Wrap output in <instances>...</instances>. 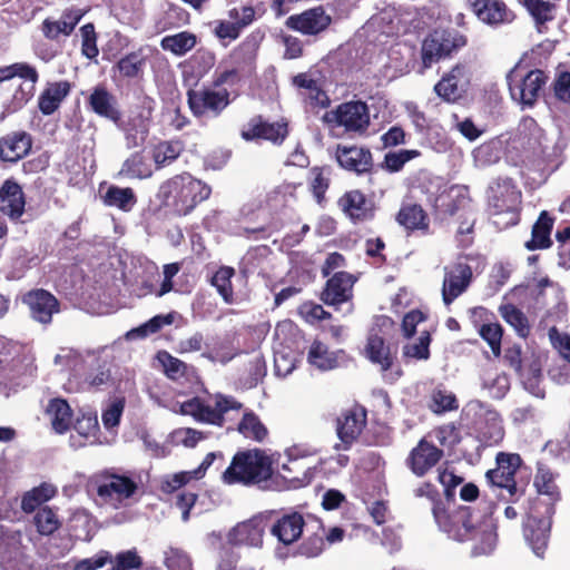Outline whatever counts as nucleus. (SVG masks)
Returning a JSON list of instances; mask_svg holds the SVG:
<instances>
[{
  "label": "nucleus",
  "mask_w": 570,
  "mask_h": 570,
  "mask_svg": "<svg viewBox=\"0 0 570 570\" xmlns=\"http://www.w3.org/2000/svg\"><path fill=\"white\" fill-rule=\"evenodd\" d=\"M88 106L96 115L120 126L121 111L117 98L105 87L97 86L92 89L88 97Z\"/></svg>",
  "instance_id": "nucleus-21"
},
{
  "label": "nucleus",
  "mask_w": 570,
  "mask_h": 570,
  "mask_svg": "<svg viewBox=\"0 0 570 570\" xmlns=\"http://www.w3.org/2000/svg\"><path fill=\"white\" fill-rule=\"evenodd\" d=\"M234 275V268L223 266L212 277V285L217 289L218 294L226 303L233 302L234 292L232 286V277Z\"/></svg>",
  "instance_id": "nucleus-48"
},
{
  "label": "nucleus",
  "mask_w": 570,
  "mask_h": 570,
  "mask_svg": "<svg viewBox=\"0 0 570 570\" xmlns=\"http://www.w3.org/2000/svg\"><path fill=\"white\" fill-rule=\"evenodd\" d=\"M32 146L31 136L26 131H13L0 138V159L17 163L28 155Z\"/></svg>",
  "instance_id": "nucleus-23"
},
{
  "label": "nucleus",
  "mask_w": 570,
  "mask_h": 570,
  "mask_svg": "<svg viewBox=\"0 0 570 570\" xmlns=\"http://www.w3.org/2000/svg\"><path fill=\"white\" fill-rule=\"evenodd\" d=\"M118 176L128 179H146L153 176V169L146 157L136 151L122 163Z\"/></svg>",
  "instance_id": "nucleus-36"
},
{
  "label": "nucleus",
  "mask_w": 570,
  "mask_h": 570,
  "mask_svg": "<svg viewBox=\"0 0 570 570\" xmlns=\"http://www.w3.org/2000/svg\"><path fill=\"white\" fill-rule=\"evenodd\" d=\"M33 524L39 534L50 535L60 528L61 521L53 509L42 507L33 515Z\"/></svg>",
  "instance_id": "nucleus-44"
},
{
  "label": "nucleus",
  "mask_w": 570,
  "mask_h": 570,
  "mask_svg": "<svg viewBox=\"0 0 570 570\" xmlns=\"http://www.w3.org/2000/svg\"><path fill=\"white\" fill-rule=\"evenodd\" d=\"M365 352L372 363L381 366L383 373L393 368L394 356L391 354L390 347L385 345L384 340L377 334H371L367 337Z\"/></svg>",
  "instance_id": "nucleus-32"
},
{
  "label": "nucleus",
  "mask_w": 570,
  "mask_h": 570,
  "mask_svg": "<svg viewBox=\"0 0 570 570\" xmlns=\"http://www.w3.org/2000/svg\"><path fill=\"white\" fill-rule=\"evenodd\" d=\"M145 59L137 52L128 53L116 65L119 73L125 78H135L141 72Z\"/></svg>",
  "instance_id": "nucleus-53"
},
{
  "label": "nucleus",
  "mask_w": 570,
  "mask_h": 570,
  "mask_svg": "<svg viewBox=\"0 0 570 570\" xmlns=\"http://www.w3.org/2000/svg\"><path fill=\"white\" fill-rule=\"evenodd\" d=\"M324 528L318 524L317 531L306 537L298 547V554L306 558L318 557L324 550Z\"/></svg>",
  "instance_id": "nucleus-50"
},
{
  "label": "nucleus",
  "mask_w": 570,
  "mask_h": 570,
  "mask_svg": "<svg viewBox=\"0 0 570 570\" xmlns=\"http://www.w3.org/2000/svg\"><path fill=\"white\" fill-rule=\"evenodd\" d=\"M476 18L489 26L511 23L515 16L499 0H474L468 2Z\"/></svg>",
  "instance_id": "nucleus-18"
},
{
  "label": "nucleus",
  "mask_w": 570,
  "mask_h": 570,
  "mask_svg": "<svg viewBox=\"0 0 570 570\" xmlns=\"http://www.w3.org/2000/svg\"><path fill=\"white\" fill-rule=\"evenodd\" d=\"M442 455V450L421 440L411 452V469L416 475L422 476L441 460Z\"/></svg>",
  "instance_id": "nucleus-28"
},
{
  "label": "nucleus",
  "mask_w": 570,
  "mask_h": 570,
  "mask_svg": "<svg viewBox=\"0 0 570 570\" xmlns=\"http://www.w3.org/2000/svg\"><path fill=\"white\" fill-rule=\"evenodd\" d=\"M466 45L465 36L454 30H434L426 36L421 47L422 66L431 68L442 59L450 58Z\"/></svg>",
  "instance_id": "nucleus-7"
},
{
  "label": "nucleus",
  "mask_w": 570,
  "mask_h": 570,
  "mask_svg": "<svg viewBox=\"0 0 570 570\" xmlns=\"http://www.w3.org/2000/svg\"><path fill=\"white\" fill-rule=\"evenodd\" d=\"M323 121L330 127H343L346 132L363 134L370 126V110L361 100L347 101L326 111Z\"/></svg>",
  "instance_id": "nucleus-9"
},
{
  "label": "nucleus",
  "mask_w": 570,
  "mask_h": 570,
  "mask_svg": "<svg viewBox=\"0 0 570 570\" xmlns=\"http://www.w3.org/2000/svg\"><path fill=\"white\" fill-rule=\"evenodd\" d=\"M188 106L197 116L212 115L217 117L229 105V92L225 88H203L187 92Z\"/></svg>",
  "instance_id": "nucleus-12"
},
{
  "label": "nucleus",
  "mask_w": 570,
  "mask_h": 570,
  "mask_svg": "<svg viewBox=\"0 0 570 570\" xmlns=\"http://www.w3.org/2000/svg\"><path fill=\"white\" fill-rule=\"evenodd\" d=\"M305 527L304 518L298 512L282 515L271 528V533L284 546L296 542Z\"/></svg>",
  "instance_id": "nucleus-24"
},
{
  "label": "nucleus",
  "mask_w": 570,
  "mask_h": 570,
  "mask_svg": "<svg viewBox=\"0 0 570 570\" xmlns=\"http://www.w3.org/2000/svg\"><path fill=\"white\" fill-rule=\"evenodd\" d=\"M80 35L82 39L81 51L82 55L89 59H94L98 56L99 50L97 47V36L92 23H87L80 28Z\"/></svg>",
  "instance_id": "nucleus-58"
},
{
  "label": "nucleus",
  "mask_w": 570,
  "mask_h": 570,
  "mask_svg": "<svg viewBox=\"0 0 570 570\" xmlns=\"http://www.w3.org/2000/svg\"><path fill=\"white\" fill-rule=\"evenodd\" d=\"M472 276L473 273L471 266L463 262H458L444 267L442 298L446 306L451 305L468 289L471 284Z\"/></svg>",
  "instance_id": "nucleus-13"
},
{
  "label": "nucleus",
  "mask_w": 570,
  "mask_h": 570,
  "mask_svg": "<svg viewBox=\"0 0 570 570\" xmlns=\"http://www.w3.org/2000/svg\"><path fill=\"white\" fill-rule=\"evenodd\" d=\"M419 156L420 151L415 149L390 151L384 157V168L391 173L400 171L407 161Z\"/></svg>",
  "instance_id": "nucleus-54"
},
{
  "label": "nucleus",
  "mask_w": 570,
  "mask_h": 570,
  "mask_svg": "<svg viewBox=\"0 0 570 570\" xmlns=\"http://www.w3.org/2000/svg\"><path fill=\"white\" fill-rule=\"evenodd\" d=\"M157 358L161 364L165 374L170 380H179L186 375L187 365L181 360L174 357L166 351L158 352Z\"/></svg>",
  "instance_id": "nucleus-51"
},
{
  "label": "nucleus",
  "mask_w": 570,
  "mask_h": 570,
  "mask_svg": "<svg viewBox=\"0 0 570 570\" xmlns=\"http://www.w3.org/2000/svg\"><path fill=\"white\" fill-rule=\"evenodd\" d=\"M502 141L500 139H492L474 150L475 160L481 166L497 164L502 157Z\"/></svg>",
  "instance_id": "nucleus-49"
},
{
  "label": "nucleus",
  "mask_w": 570,
  "mask_h": 570,
  "mask_svg": "<svg viewBox=\"0 0 570 570\" xmlns=\"http://www.w3.org/2000/svg\"><path fill=\"white\" fill-rule=\"evenodd\" d=\"M554 97L562 101L570 104V72L561 71L556 75L552 83Z\"/></svg>",
  "instance_id": "nucleus-63"
},
{
  "label": "nucleus",
  "mask_w": 570,
  "mask_h": 570,
  "mask_svg": "<svg viewBox=\"0 0 570 570\" xmlns=\"http://www.w3.org/2000/svg\"><path fill=\"white\" fill-rule=\"evenodd\" d=\"M111 562L114 566L110 570H135L142 566V560L135 549L117 553Z\"/></svg>",
  "instance_id": "nucleus-57"
},
{
  "label": "nucleus",
  "mask_w": 570,
  "mask_h": 570,
  "mask_svg": "<svg viewBox=\"0 0 570 570\" xmlns=\"http://www.w3.org/2000/svg\"><path fill=\"white\" fill-rule=\"evenodd\" d=\"M534 487L538 493L548 497L549 502L547 508V514L552 515L554 513L553 504L560 499L559 489L554 482L552 472L543 466L539 465L534 478Z\"/></svg>",
  "instance_id": "nucleus-33"
},
{
  "label": "nucleus",
  "mask_w": 570,
  "mask_h": 570,
  "mask_svg": "<svg viewBox=\"0 0 570 570\" xmlns=\"http://www.w3.org/2000/svg\"><path fill=\"white\" fill-rule=\"evenodd\" d=\"M307 361L311 365L322 371L332 370L337 366L334 353H331L326 345L317 341L311 345Z\"/></svg>",
  "instance_id": "nucleus-42"
},
{
  "label": "nucleus",
  "mask_w": 570,
  "mask_h": 570,
  "mask_svg": "<svg viewBox=\"0 0 570 570\" xmlns=\"http://www.w3.org/2000/svg\"><path fill=\"white\" fill-rule=\"evenodd\" d=\"M355 278L346 272L335 273L327 282L322 293L326 305H340L352 298Z\"/></svg>",
  "instance_id": "nucleus-20"
},
{
  "label": "nucleus",
  "mask_w": 570,
  "mask_h": 570,
  "mask_svg": "<svg viewBox=\"0 0 570 570\" xmlns=\"http://www.w3.org/2000/svg\"><path fill=\"white\" fill-rule=\"evenodd\" d=\"M97 494L106 503L114 505L131 498L137 489V482L126 474L104 471L97 475Z\"/></svg>",
  "instance_id": "nucleus-11"
},
{
  "label": "nucleus",
  "mask_w": 570,
  "mask_h": 570,
  "mask_svg": "<svg viewBox=\"0 0 570 570\" xmlns=\"http://www.w3.org/2000/svg\"><path fill=\"white\" fill-rule=\"evenodd\" d=\"M430 345V334L424 332L417 340V342L412 344H406L403 347V355L405 357L416 358V360H428L430 356L429 351Z\"/></svg>",
  "instance_id": "nucleus-59"
},
{
  "label": "nucleus",
  "mask_w": 570,
  "mask_h": 570,
  "mask_svg": "<svg viewBox=\"0 0 570 570\" xmlns=\"http://www.w3.org/2000/svg\"><path fill=\"white\" fill-rule=\"evenodd\" d=\"M469 83L466 67L458 63L435 83L434 91L444 101L454 102L463 96Z\"/></svg>",
  "instance_id": "nucleus-16"
},
{
  "label": "nucleus",
  "mask_w": 570,
  "mask_h": 570,
  "mask_svg": "<svg viewBox=\"0 0 570 570\" xmlns=\"http://www.w3.org/2000/svg\"><path fill=\"white\" fill-rule=\"evenodd\" d=\"M180 409L184 414L191 415L199 422L223 426L225 415L232 411L239 412L243 404L233 396L216 394L206 401L198 397L186 401Z\"/></svg>",
  "instance_id": "nucleus-4"
},
{
  "label": "nucleus",
  "mask_w": 570,
  "mask_h": 570,
  "mask_svg": "<svg viewBox=\"0 0 570 570\" xmlns=\"http://www.w3.org/2000/svg\"><path fill=\"white\" fill-rule=\"evenodd\" d=\"M520 135H523L525 138L527 132H529L530 137L527 140V148L533 153H546V146L543 145V130L538 126L533 118H525L522 120L520 125Z\"/></svg>",
  "instance_id": "nucleus-45"
},
{
  "label": "nucleus",
  "mask_w": 570,
  "mask_h": 570,
  "mask_svg": "<svg viewBox=\"0 0 570 570\" xmlns=\"http://www.w3.org/2000/svg\"><path fill=\"white\" fill-rule=\"evenodd\" d=\"M23 303L28 305L32 320L48 325L52 321V315L59 312L58 299L46 289H33L23 297Z\"/></svg>",
  "instance_id": "nucleus-17"
},
{
  "label": "nucleus",
  "mask_w": 570,
  "mask_h": 570,
  "mask_svg": "<svg viewBox=\"0 0 570 570\" xmlns=\"http://www.w3.org/2000/svg\"><path fill=\"white\" fill-rule=\"evenodd\" d=\"M287 125L284 122H266L261 117L248 122L246 129L242 130L245 140L266 139L274 144H281L287 136Z\"/></svg>",
  "instance_id": "nucleus-22"
},
{
  "label": "nucleus",
  "mask_w": 570,
  "mask_h": 570,
  "mask_svg": "<svg viewBox=\"0 0 570 570\" xmlns=\"http://www.w3.org/2000/svg\"><path fill=\"white\" fill-rule=\"evenodd\" d=\"M521 191L510 178L493 181L488 189V206L493 224L504 229L519 222Z\"/></svg>",
  "instance_id": "nucleus-3"
},
{
  "label": "nucleus",
  "mask_w": 570,
  "mask_h": 570,
  "mask_svg": "<svg viewBox=\"0 0 570 570\" xmlns=\"http://www.w3.org/2000/svg\"><path fill=\"white\" fill-rule=\"evenodd\" d=\"M237 430L245 438L257 442H262L267 435V429L253 412L244 413Z\"/></svg>",
  "instance_id": "nucleus-43"
},
{
  "label": "nucleus",
  "mask_w": 570,
  "mask_h": 570,
  "mask_svg": "<svg viewBox=\"0 0 570 570\" xmlns=\"http://www.w3.org/2000/svg\"><path fill=\"white\" fill-rule=\"evenodd\" d=\"M343 210L353 219L363 220L371 214L372 206L360 190L347 191L341 199Z\"/></svg>",
  "instance_id": "nucleus-34"
},
{
  "label": "nucleus",
  "mask_w": 570,
  "mask_h": 570,
  "mask_svg": "<svg viewBox=\"0 0 570 570\" xmlns=\"http://www.w3.org/2000/svg\"><path fill=\"white\" fill-rule=\"evenodd\" d=\"M85 12L78 8H70L62 12L59 20L45 19L41 31L47 39L56 40L60 35L70 36Z\"/></svg>",
  "instance_id": "nucleus-26"
},
{
  "label": "nucleus",
  "mask_w": 570,
  "mask_h": 570,
  "mask_svg": "<svg viewBox=\"0 0 570 570\" xmlns=\"http://www.w3.org/2000/svg\"><path fill=\"white\" fill-rule=\"evenodd\" d=\"M166 564L169 570H193L189 557L176 548L166 552Z\"/></svg>",
  "instance_id": "nucleus-64"
},
{
  "label": "nucleus",
  "mask_w": 570,
  "mask_h": 570,
  "mask_svg": "<svg viewBox=\"0 0 570 570\" xmlns=\"http://www.w3.org/2000/svg\"><path fill=\"white\" fill-rule=\"evenodd\" d=\"M196 36L188 31H181L176 35L166 36L160 41V47L175 56L181 57L196 46Z\"/></svg>",
  "instance_id": "nucleus-40"
},
{
  "label": "nucleus",
  "mask_w": 570,
  "mask_h": 570,
  "mask_svg": "<svg viewBox=\"0 0 570 570\" xmlns=\"http://www.w3.org/2000/svg\"><path fill=\"white\" fill-rule=\"evenodd\" d=\"M524 7L534 19L537 24H544L552 21L556 13V4L544 0H524Z\"/></svg>",
  "instance_id": "nucleus-47"
},
{
  "label": "nucleus",
  "mask_w": 570,
  "mask_h": 570,
  "mask_svg": "<svg viewBox=\"0 0 570 570\" xmlns=\"http://www.w3.org/2000/svg\"><path fill=\"white\" fill-rule=\"evenodd\" d=\"M272 462L261 450L237 452L229 466L223 472L225 484H257L272 476Z\"/></svg>",
  "instance_id": "nucleus-2"
},
{
  "label": "nucleus",
  "mask_w": 570,
  "mask_h": 570,
  "mask_svg": "<svg viewBox=\"0 0 570 570\" xmlns=\"http://www.w3.org/2000/svg\"><path fill=\"white\" fill-rule=\"evenodd\" d=\"M71 85L67 80L49 82L38 98L39 110L46 115H52L69 95Z\"/></svg>",
  "instance_id": "nucleus-30"
},
{
  "label": "nucleus",
  "mask_w": 570,
  "mask_h": 570,
  "mask_svg": "<svg viewBox=\"0 0 570 570\" xmlns=\"http://www.w3.org/2000/svg\"><path fill=\"white\" fill-rule=\"evenodd\" d=\"M551 517L548 519L530 518L524 528V537L530 543L533 552L542 558L548 544L551 528Z\"/></svg>",
  "instance_id": "nucleus-29"
},
{
  "label": "nucleus",
  "mask_w": 570,
  "mask_h": 570,
  "mask_svg": "<svg viewBox=\"0 0 570 570\" xmlns=\"http://www.w3.org/2000/svg\"><path fill=\"white\" fill-rule=\"evenodd\" d=\"M111 561V553L109 551L101 550L91 558H86L76 562L73 566V570H97L105 567L108 562Z\"/></svg>",
  "instance_id": "nucleus-62"
},
{
  "label": "nucleus",
  "mask_w": 570,
  "mask_h": 570,
  "mask_svg": "<svg viewBox=\"0 0 570 570\" xmlns=\"http://www.w3.org/2000/svg\"><path fill=\"white\" fill-rule=\"evenodd\" d=\"M335 159L340 167L356 175L367 174L373 167L372 153L366 147L337 145Z\"/></svg>",
  "instance_id": "nucleus-15"
},
{
  "label": "nucleus",
  "mask_w": 570,
  "mask_h": 570,
  "mask_svg": "<svg viewBox=\"0 0 570 570\" xmlns=\"http://www.w3.org/2000/svg\"><path fill=\"white\" fill-rule=\"evenodd\" d=\"M119 127L125 131L127 148H136L145 142L148 135V126L145 120L141 119L140 122L132 128L122 127L121 125Z\"/></svg>",
  "instance_id": "nucleus-60"
},
{
  "label": "nucleus",
  "mask_w": 570,
  "mask_h": 570,
  "mask_svg": "<svg viewBox=\"0 0 570 570\" xmlns=\"http://www.w3.org/2000/svg\"><path fill=\"white\" fill-rule=\"evenodd\" d=\"M331 22V16L325 12L323 7L318 6L307 9L302 13L289 16L285 21V26L304 36H317L324 32Z\"/></svg>",
  "instance_id": "nucleus-14"
},
{
  "label": "nucleus",
  "mask_w": 570,
  "mask_h": 570,
  "mask_svg": "<svg viewBox=\"0 0 570 570\" xmlns=\"http://www.w3.org/2000/svg\"><path fill=\"white\" fill-rule=\"evenodd\" d=\"M24 195L21 187L6 180L0 188V212L12 220H18L24 212Z\"/></svg>",
  "instance_id": "nucleus-25"
},
{
  "label": "nucleus",
  "mask_w": 570,
  "mask_h": 570,
  "mask_svg": "<svg viewBox=\"0 0 570 570\" xmlns=\"http://www.w3.org/2000/svg\"><path fill=\"white\" fill-rule=\"evenodd\" d=\"M105 203L124 212H130L137 204V197L129 187L110 186L106 191Z\"/></svg>",
  "instance_id": "nucleus-41"
},
{
  "label": "nucleus",
  "mask_w": 570,
  "mask_h": 570,
  "mask_svg": "<svg viewBox=\"0 0 570 570\" xmlns=\"http://www.w3.org/2000/svg\"><path fill=\"white\" fill-rule=\"evenodd\" d=\"M185 145L180 140L160 141L153 148V159L157 169L173 164L184 151Z\"/></svg>",
  "instance_id": "nucleus-37"
},
{
  "label": "nucleus",
  "mask_w": 570,
  "mask_h": 570,
  "mask_svg": "<svg viewBox=\"0 0 570 570\" xmlns=\"http://www.w3.org/2000/svg\"><path fill=\"white\" fill-rule=\"evenodd\" d=\"M432 512L440 529L452 539L465 541L474 538L480 515L475 514L471 507L462 505L451 512H446L445 509L435 504L432 508Z\"/></svg>",
  "instance_id": "nucleus-5"
},
{
  "label": "nucleus",
  "mask_w": 570,
  "mask_h": 570,
  "mask_svg": "<svg viewBox=\"0 0 570 570\" xmlns=\"http://www.w3.org/2000/svg\"><path fill=\"white\" fill-rule=\"evenodd\" d=\"M463 413L466 417H471L479 433L480 441L487 445L492 446L499 444L503 436L504 430L502 420L497 411L490 405L479 401H470Z\"/></svg>",
  "instance_id": "nucleus-8"
},
{
  "label": "nucleus",
  "mask_w": 570,
  "mask_h": 570,
  "mask_svg": "<svg viewBox=\"0 0 570 570\" xmlns=\"http://www.w3.org/2000/svg\"><path fill=\"white\" fill-rule=\"evenodd\" d=\"M433 412L443 413L458 409V401L452 392L436 389L431 394V405Z\"/></svg>",
  "instance_id": "nucleus-56"
},
{
  "label": "nucleus",
  "mask_w": 570,
  "mask_h": 570,
  "mask_svg": "<svg viewBox=\"0 0 570 570\" xmlns=\"http://www.w3.org/2000/svg\"><path fill=\"white\" fill-rule=\"evenodd\" d=\"M482 387L488 391L492 399H503L510 390V379L505 373L487 372L483 377Z\"/></svg>",
  "instance_id": "nucleus-46"
},
{
  "label": "nucleus",
  "mask_w": 570,
  "mask_h": 570,
  "mask_svg": "<svg viewBox=\"0 0 570 570\" xmlns=\"http://www.w3.org/2000/svg\"><path fill=\"white\" fill-rule=\"evenodd\" d=\"M212 188L189 173L175 175L163 181L156 198L165 207H171L180 216L188 215L202 202L209 198Z\"/></svg>",
  "instance_id": "nucleus-1"
},
{
  "label": "nucleus",
  "mask_w": 570,
  "mask_h": 570,
  "mask_svg": "<svg viewBox=\"0 0 570 570\" xmlns=\"http://www.w3.org/2000/svg\"><path fill=\"white\" fill-rule=\"evenodd\" d=\"M553 226L552 218L542 212L532 227L531 239L525 243L529 250L544 249L551 246L550 233Z\"/></svg>",
  "instance_id": "nucleus-35"
},
{
  "label": "nucleus",
  "mask_w": 570,
  "mask_h": 570,
  "mask_svg": "<svg viewBox=\"0 0 570 570\" xmlns=\"http://www.w3.org/2000/svg\"><path fill=\"white\" fill-rule=\"evenodd\" d=\"M497 466L485 473V479L493 490L505 491L507 495L500 493L504 500H517L523 494V490L518 488L515 473L522 463V459L517 453L499 452L495 458Z\"/></svg>",
  "instance_id": "nucleus-6"
},
{
  "label": "nucleus",
  "mask_w": 570,
  "mask_h": 570,
  "mask_svg": "<svg viewBox=\"0 0 570 570\" xmlns=\"http://www.w3.org/2000/svg\"><path fill=\"white\" fill-rule=\"evenodd\" d=\"M193 479L194 478L189 471L167 475L160 482V490L167 494L174 493Z\"/></svg>",
  "instance_id": "nucleus-61"
},
{
  "label": "nucleus",
  "mask_w": 570,
  "mask_h": 570,
  "mask_svg": "<svg viewBox=\"0 0 570 570\" xmlns=\"http://www.w3.org/2000/svg\"><path fill=\"white\" fill-rule=\"evenodd\" d=\"M47 414L56 433L63 434L70 429L73 413L66 400L60 397L50 400Z\"/></svg>",
  "instance_id": "nucleus-31"
},
{
  "label": "nucleus",
  "mask_w": 570,
  "mask_h": 570,
  "mask_svg": "<svg viewBox=\"0 0 570 570\" xmlns=\"http://www.w3.org/2000/svg\"><path fill=\"white\" fill-rule=\"evenodd\" d=\"M174 322V313H169L167 315H156L153 318H150L145 324L140 325L139 327L130 331L128 333V336H140L146 337L149 334H155L158 331H160L165 325H170Z\"/></svg>",
  "instance_id": "nucleus-55"
},
{
  "label": "nucleus",
  "mask_w": 570,
  "mask_h": 570,
  "mask_svg": "<svg viewBox=\"0 0 570 570\" xmlns=\"http://www.w3.org/2000/svg\"><path fill=\"white\" fill-rule=\"evenodd\" d=\"M265 531V518L255 515L235 525L228 533V541L234 546L262 547Z\"/></svg>",
  "instance_id": "nucleus-19"
},
{
  "label": "nucleus",
  "mask_w": 570,
  "mask_h": 570,
  "mask_svg": "<svg viewBox=\"0 0 570 570\" xmlns=\"http://www.w3.org/2000/svg\"><path fill=\"white\" fill-rule=\"evenodd\" d=\"M366 414L363 410H351L342 414L337 420V436L344 444V449H348L358 438L365 426Z\"/></svg>",
  "instance_id": "nucleus-27"
},
{
  "label": "nucleus",
  "mask_w": 570,
  "mask_h": 570,
  "mask_svg": "<svg viewBox=\"0 0 570 570\" xmlns=\"http://www.w3.org/2000/svg\"><path fill=\"white\" fill-rule=\"evenodd\" d=\"M396 220L406 229L428 228L426 214L420 205L404 204L397 213Z\"/></svg>",
  "instance_id": "nucleus-38"
},
{
  "label": "nucleus",
  "mask_w": 570,
  "mask_h": 570,
  "mask_svg": "<svg viewBox=\"0 0 570 570\" xmlns=\"http://www.w3.org/2000/svg\"><path fill=\"white\" fill-rule=\"evenodd\" d=\"M57 490L53 485L42 483L26 492L21 500V509L27 512L38 511L41 505L55 497Z\"/></svg>",
  "instance_id": "nucleus-39"
},
{
  "label": "nucleus",
  "mask_w": 570,
  "mask_h": 570,
  "mask_svg": "<svg viewBox=\"0 0 570 570\" xmlns=\"http://www.w3.org/2000/svg\"><path fill=\"white\" fill-rule=\"evenodd\" d=\"M501 315L507 323L514 327L518 334L525 337L529 334V324L525 315L515 306L507 305L501 307Z\"/></svg>",
  "instance_id": "nucleus-52"
},
{
  "label": "nucleus",
  "mask_w": 570,
  "mask_h": 570,
  "mask_svg": "<svg viewBox=\"0 0 570 570\" xmlns=\"http://www.w3.org/2000/svg\"><path fill=\"white\" fill-rule=\"evenodd\" d=\"M547 80L548 76L540 69L530 70L524 76H520L518 71L508 75L512 99L527 107L534 105Z\"/></svg>",
  "instance_id": "nucleus-10"
}]
</instances>
